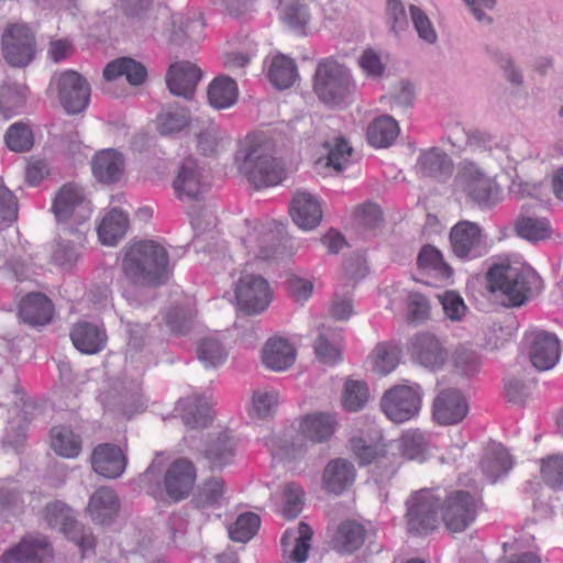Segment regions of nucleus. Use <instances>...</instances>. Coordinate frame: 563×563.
<instances>
[{"label": "nucleus", "instance_id": "32", "mask_svg": "<svg viewBox=\"0 0 563 563\" xmlns=\"http://www.w3.org/2000/svg\"><path fill=\"white\" fill-rule=\"evenodd\" d=\"M211 400L206 396H190L178 401L176 410L190 429L203 428L212 419Z\"/></svg>", "mask_w": 563, "mask_h": 563}, {"label": "nucleus", "instance_id": "13", "mask_svg": "<svg viewBox=\"0 0 563 563\" xmlns=\"http://www.w3.org/2000/svg\"><path fill=\"white\" fill-rule=\"evenodd\" d=\"M51 86L56 88L60 103L69 114L79 113L89 104L90 87L87 80L74 70L56 75Z\"/></svg>", "mask_w": 563, "mask_h": 563}, {"label": "nucleus", "instance_id": "62", "mask_svg": "<svg viewBox=\"0 0 563 563\" xmlns=\"http://www.w3.org/2000/svg\"><path fill=\"white\" fill-rule=\"evenodd\" d=\"M5 143L11 151L26 152L33 146V133L29 125L14 123L5 133Z\"/></svg>", "mask_w": 563, "mask_h": 563}, {"label": "nucleus", "instance_id": "28", "mask_svg": "<svg viewBox=\"0 0 563 563\" xmlns=\"http://www.w3.org/2000/svg\"><path fill=\"white\" fill-rule=\"evenodd\" d=\"M356 472L352 462L345 459L331 460L322 474V487L324 490L340 495L355 481Z\"/></svg>", "mask_w": 563, "mask_h": 563}, {"label": "nucleus", "instance_id": "51", "mask_svg": "<svg viewBox=\"0 0 563 563\" xmlns=\"http://www.w3.org/2000/svg\"><path fill=\"white\" fill-rule=\"evenodd\" d=\"M189 124V113L181 107H168L157 117L158 131L163 135L178 133Z\"/></svg>", "mask_w": 563, "mask_h": 563}, {"label": "nucleus", "instance_id": "48", "mask_svg": "<svg viewBox=\"0 0 563 563\" xmlns=\"http://www.w3.org/2000/svg\"><path fill=\"white\" fill-rule=\"evenodd\" d=\"M372 368L378 375H388L398 365L400 349L391 343H379L369 355Z\"/></svg>", "mask_w": 563, "mask_h": 563}, {"label": "nucleus", "instance_id": "22", "mask_svg": "<svg viewBox=\"0 0 563 563\" xmlns=\"http://www.w3.org/2000/svg\"><path fill=\"white\" fill-rule=\"evenodd\" d=\"M53 550L44 537H25L15 547L5 551L1 563H45Z\"/></svg>", "mask_w": 563, "mask_h": 563}, {"label": "nucleus", "instance_id": "27", "mask_svg": "<svg viewBox=\"0 0 563 563\" xmlns=\"http://www.w3.org/2000/svg\"><path fill=\"white\" fill-rule=\"evenodd\" d=\"M294 222L302 230L314 229L322 219V209L318 198L307 191H298L289 207Z\"/></svg>", "mask_w": 563, "mask_h": 563}, {"label": "nucleus", "instance_id": "14", "mask_svg": "<svg viewBox=\"0 0 563 563\" xmlns=\"http://www.w3.org/2000/svg\"><path fill=\"white\" fill-rule=\"evenodd\" d=\"M479 500L468 492H452L443 503L442 520L451 532H462L475 520Z\"/></svg>", "mask_w": 563, "mask_h": 563}, {"label": "nucleus", "instance_id": "53", "mask_svg": "<svg viewBox=\"0 0 563 563\" xmlns=\"http://www.w3.org/2000/svg\"><path fill=\"white\" fill-rule=\"evenodd\" d=\"M369 399L368 386L363 380L349 379L342 396L343 408L351 412L360 411Z\"/></svg>", "mask_w": 563, "mask_h": 563}, {"label": "nucleus", "instance_id": "43", "mask_svg": "<svg viewBox=\"0 0 563 563\" xmlns=\"http://www.w3.org/2000/svg\"><path fill=\"white\" fill-rule=\"evenodd\" d=\"M322 148L324 157H320L319 163L324 162V166L340 172L350 164L353 148L343 137L336 136L333 140L325 141Z\"/></svg>", "mask_w": 563, "mask_h": 563}, {"label": "nucleus", "instance_id": "47", "mask_svg": "<svg viewBox=\"0 0 563 563\" xmlns=\"http://www.w3.org/2000/svg\"><path fill=\"white\" fill-rule=\"evenodd\" d=\"M227 501L224 482L221 478H210L199 486L195 503L202 509L219 508Z\"/></svg>", "mask_w": 563, "mask_h": 563}, {"label": "nucleus", "instance_id": "42", "mask_svg": "<svg viewBox=\"0 0 563 563\" xmlns=\"http://www.w3.org/2000/svg\"><path fill=\"white\" fill-rule=\"evenodd\" d=\"M298 77L294 59L278 54L271 59L268 78L277 89H287L294 85Z\"/></svg>", "mask_w": 563, "mask_h": 563}, {"label": "nucleus", "instance_id": "52", "mask_svg": "<svg viewBox=\"0 0 563 563\" xmlns=\"http://www.w3.org/2000/svg\"><path fill=\"white\" fill-rule=\"evenodd\" d=\"M197 355L206 367H217L223 364L228 352L217 336L209 335L200 341L197 347Z\"/></svg>", "mask_w": 563, "mask_h": 563}, {"label": "nucleus", "instance_id": "6", "mask_svg": "<svg viewBox=\"0 0 563 563\" xmlns=\"http://www.w3.org/2000/svg\"><path fill=\"white\" fill-rule=\"evenodd\" d=\"M423 391L419 384L394 385L380 398V409L394 423H405L418 417L422 405Z\"/></svg>", "mask_w": 563, "mask_h": 563}, {"label": "nucleus", "instance_id": "17", "mask_svg": "<svg viewBox=\"0 0 563 563\" xmlns=\"http://www.w3.org/2000/svg\"><path fill=\"white\" fill-rule=\"evenodd\" d=\"M206 187L207 183L202 168L194 157H186L180 163L173 181L176 197L183 202L198 201L203 195Z\"/></svg>", "mask_w": 563, "mask_h": 563}, {"label": "nucleus", "instance_id": "50", "mask_svg": "<svg viewBox=\"0 0 563 563\" xmlns=\"http://www.w3.org/2000/svg\"><path fill=\"white\" fill-rule=\"evenodd\" d=\"M364 539V527L353 521H346L343 522L338 529L335 536V547L341 552L351 553L363 544Z\"/></svg>", "mask_w": 563, "mask_h": 563}, {"label": "nucleus", "instance_id": "20", "mask_svg": "<svg viewBox=\"0 0 563 563\" xmlns=\"http://www.w3.org/2000/svg\"><path fill=\"white\" fill-rule=\"evenodd\" d=\"M196 468L188 459H177L166 470L164 488L167 496L174 501L187 498L195 485Z\"/></svg>", "mask_w": 563, "mask_h": 563}, {"label": "nucleus", "instance_id": "35", "mask_svg": "<svg viewBox=\"0 0 563 563\" xmlns=\"http://www.w3.org/2000/svg\"><path fill=\"white\" fill-rule=\"evenodd\" d=\"M119 499L108 487H100L90 497L87 511L91 520L99 525L110 523L119 511Z\"/></svg>", "mask_w": 563, "mask_h": 563}, {"label": "nucleus", "instance_id": "9", "mask_svg": "<svg viewBox=\"0 0 563 563\" xmlns=\"http://www.w3.org/2000/svg\"><path fill=\"white\" fill-rule=\"evenodd\" d=\"M455 184L479 206H492L499 199V188L494 179L473 162L463 161L460 163Z\"/></svg>", "mask_w": 563, "mask_h": 563}, {"label": "nucleus", "instance_id": "11", "mask_svg": "<svg viewBox=\"0 0 563 563\" xmlns=\"http://www.w3.org/2000/svg\"><path fill=\"white\" fill-rule=\"evenodd\" d=\"M43 519L49 528L74 541L84 554L93 549L95 538L82 530L71 509L64 503L56 500L48 504L43 511Z\"/></svg>", "mask_w": 563, "mask_h": 563}, {"label": "nucleus", "instance_id": "39", "mask_svg": "<svg viewBox=\"0 0 563 563\" xmlns=\"http://www.w3.org/2000/svg\"><path fill=\"white\" fill-rule=\"evenodd\" d=\"M400 132L398 122L390 115L384 114L375 118L367 126L366 139L375 148L390 146Z\"/></svg>", "mask_w": 563, "mask_h": 563}, {"label": "nucleus", "instance_id": "59", "mask_svg": "<svg viewBox=\"0 0 563 563\" xmlns=\"http://www.w3.org/2000/svg\"><path fill=\"white\" fill-rule=\"evenodd\" d=\"M409 13L413 29L417 32L418 37L429 45H434L438 42L439 37L437 30L430 18L426 14V12L422 9L415 4H411L409 7Z\"/></svg>", "mask_w": 563, "mask_h": 563}, {"label": "nucleus", "instance_id": "55", "mask_svg": "<svg viewBox=\"0 0 563 563\" xmlns=\"http://www.w3.org/2000/svg\"><path fill=\"white\" fill-rule=\"evenodd\" d=\"M398 449L406 460L423 462L427 457V441L419 431H408L402 434Z\"/></svg>", "mask_w": 563, "mask_h": 563}, {"label": "nucleus", "instance_id": "36", "mask_svg": "<svg viewBox=\"0 0 563 563\" xmlns=\"http://www.w3.org/2000/svg\"><path fill=\"white\" fill-rule=\"evenodd\" d=\"M338 426L336 418L330 412H314L300 420L301 434L314 442H324L332 437Z\"/></svg>", "mask_w": 563, "mask_h": 563}, {"label": "nucleus", "instance_id": "23", "mask_svg": "<svg viewBox=\"0 0 563 563\" xmlns=\"http://www.w3.org/2000/svg\"><path fill=\"white\" fill-rule=\"evenodd\" d=\"M202 73L190 62H176L168 68L166 84L169 91L179 97L191 99Z\"/></svg>", "mask_w": 563, "mask_h": 563}, {"label": "nucleus", "instance_id": "33", "mask_svg": "<svg viewBox=\"0 0 563 563\" xmlns=\"http://www.w3.org/2000/svg\"><path fill=\"white\" fill-rule=\"evenodd\" d=\"M205 22L198 11L176 13L172 16L170 42L181 45L187 40L197 41L202 36Z\"/></svg>", "mask_w": 563, "mask_h": 563}, {"label": "nucleus", "instance_id": "41", "mask_svg": "<svg viewBox=\"0 0 563 563\" xmlns=\"http://www.w3.org/2000/svg\"><path fill=\"white\" fill-rule=\"evenodd\" d=\"M146 75L145 67L129 57H121L110 62L103 70V76L107 80H114L124 76L126 80L134 86L143 84L146 79Z\"/></svg>", "mask_w": 563, "mask_h": 563}, {"label": "nucleus", "instance_id": "8", "mask_svg": "<svg viewBox=\"0 0 563 563\" xmlns=\"http://www.w3.org/2000/svg\"><path fill=\"white\" fill-rule=\"evenodd\" d=\"M406 520L410 532L419 536L434 531L439 526L440 496L432 489L413 492L406 500Z\"/></svg>", "mask_w": 563, "mask_h": 563}, {"label": "nucleus", "instance_id": "40", "mask_svg": "<svg viewBox=\"0 0 563 563\" xmlns=\"http://www.w3.org/2000/svg\"><path fill=\"white\" fill-rule=\"evenodd\" d=\"M239 89L235 80L227 76L214 78L208 87V101L214 109H228L238 101Z\"/></svg>", "mask_w": 563, "mask_h": 563}, {"label": "nucleus", "instance_id": "16", "mask_svg": "<svg viewBox=\"0 0 563 563\" xmlns=\"http://www.w3.org/2000/svg\"><path fill=\"white\" fill-rule=\"evenodd\" d=\"M454 255L463 261H471L486 253V245L478 224L470 221L456 223L450 233Z\"/></svg>", "mask_w": 563, "mask_h": 563}, {"label": "nucleus", "instance_id": "38", "mask_svg": "<svg viewBox=\"0 0 563 563\" xmlns=\"http://www.w3.org/2000/svg\"><path fill=\"white\" fill-rule=\"evenodd\" d=\"M128 228V214L113 208L101 218L97 229L99 240L104 245L114 246L125 235Z\"/></svg>", "mask_w": 563, "mask_h": 563}, {"label": "nucleus", "instance_id": "12", "mask_svg": "<svg viewBox=\"0 0 563 563\" xmlns=\"http://www.w3.org/2000/svg\"><path fill=\"white\" fill-rule=\"evenodd\" d=\"M234 294L239 309L247 314L265 311L273 299V291L267 280L254 274L241 276Z\"/></svg>", "mask_w": 563, "mask_h": 563}, {"label": "nucleus", "instance_id": "19", "mask_svg": "<svg viewBox=\"0 0 563 563\" xmlns=\"http://www.w3.org/2000/svg\"><path fill=\"white\" fill-rule=\"evenodd\" d=\"M246 225L249 231L242 239V243L249 252L262 260L272 257L278 235L283 231L282 225L273 221L262 222L258 220L246 221Z\"/></svg>", "mask_w": 563, "mask_h": 563}, {"label": "nucleus", "instance_id": "56", "mask_svg": "<svg viewBox=\"0 0 563 563\" xmlns=\"http://www.w3.org/2000/svg\"><path fill=\"white\" fill-rule=\"evenodd\" d=\"M519 236L529 241L547 239L551 234V227L545 218L522 217L516 223Z\"/></svg>", "mask_w": 563, "mask_h": 563}, {"label": "nucleus", "instance_id": "29", "mask_svg": "<svg viewBox=\"0 0 563 563\" xmlns=\"http://www.w3.org/2000/svg\"><path fill=\"white\" fill-rule=\"evenodd\" d=\"M415 167L420 176L441 180L452 174L453 163L443 150L430 147L420 151Z\"/></svg>", "mask_w": 563, "mask_h": 563}, {"label": "nucleus", "instance_id": "26", "mask_svg": "<svg viewBox=\"0 0 563 563\" xmlns=\"http://www.w3.org/2000/svg\"><path fill=\"white\" fill-rule=\"evenodd\" d=\"M91 464L97 474L106 478H117L125 471L126 457L119 446L104 443L93 450Z\"/></svg>", "mask_w": 563, "mask_h": 563}, {"label": "nucleus", "instance_id": "25", "mask_svg": "<svg viewBox=\"0 0 563 563\" xmlns=\"http://www.w3.org/2000/svg\"><path fill=\"white\" fill-rule=\"evenodd\" d=\"M512 456L508 450L498 442H489L483 451L479 467L483 476L489 483L497 482L505 476L512 467Z\"/></svg>", "mask_w": 563, "mask_h": 563}, {"label": "nucleus", "instance_id": "10", "mask_svg": "<svg viewBox=\"0 0 563 563\" xmlns=\"http://www.w3.org/2000/svg\"><path fill=\"white\" fill-rule=\"evenodd\" d=\"M1 47L8 64L13 67H24L35 56V33L25 23L10 24L2 33Z\"/></svg>", "mask_w": 563, "mask_h": 563}, {"label": "nucleus", "instance_id": "24", "mask_svg": "<svg viewBox=\"0 0 563 563\" xmlns=\"http://www.w3.org/2000/svg\"><path fill=\"white\" fill-rule=\"evenodd\" d=\"M74 346L85 354H96L107 344V332L102 322L79 321L71 328Z\"/></svg>", "mask_w": 563, "mask_h": 563}, {"label": "nucleus", "instance_id": "46", "mask_svg": "<svg viewBox=\"0 0 563 563\" xmlns=\"http://www.w3.org/2000/svg\"><path fill=\"white\" fill-rule=\"evenodd\" d=\"M51 446L56 454L74 459L81 451V440L68 427H54L51 431Z\"/></svg>", "mask_w": 563, "mask_h": 563}, {"label": "nucleus", "instance_id": "34", "mask_svg": "<svg viewBox=\"0 0 563 563\" xmlns=\"http://www.w3.org/2000/svg\"><path fill=\"white\" fill-rule=\"evenodd\" d=\"M53 313L52 301L40 292L26 295L19 307L20 318L31 325H42L51 322Z\"/></svg>", "mask_w": 563, "mask_h": 563}, {"label": "nucleus", "instance_id": "7", "mask_svg": "<svg viewBox=\"0 0 563 563\" xmlns=\"http://www.w3.org/2000/svg\"><path fill=\"white\" fill-rule=\"evenodd\" d=\"M391 445L384 442L377 434L376 438L354 437L351 439V450L360 464H374L373 471L377 482L389 479L398 468V457L390 453Z\"/></svg>", "mask_w": 563, "mask_h": 563}, {"label": "nucleus", "instance_id": "21", "mask_svg": "<svg viewBox=\"0 0 563 563\" xmlns=\"http://www.w3.org/2000/svg\"><path fill=\"white\" fill-rule=\"evenodd\" d=\"M467 412V401L457 389H443L433 400V418L440 424H457L466 417Z\"/></svg>", "mask_w": 563, "mask_h": 563}, {"label": "nucleus", "instance_id": "15", "mask_svg": "<svg viewBox=\"0 0 563 563\" xmlns=\"http://www.w3.org/2000/svg\"><path fill=\"white\" fill-rule=\"evenodd\" d=\"M529 344V358L538 371L553 368L560 360V342L558 336L541 329H532L526 333Z\"/></svg>", "mask_w": 563, "mask_h": 563}, {"label": "nucleus", "instance_id": "5", "mask_svg": "<svg viewBox=\"0 0 563 563\" xmlns=\"http://www.w3.org/2000/svg\"><path fill=\"white\" fill-rule=\"evenodd\" d=\"M52 212L57 224L65 232L76 233L92 213L90 201L85 197L84 189L73 183L64 185L55 195Z\"/></svg>", "mask_w": 563, "mask_h": 563}, {"label": "nucleus", "instance_id": "18", "mask_svg": "<svg viewBox=\"0 0 563 563\" xmlns=\"http://www.w3.org/2000/svg\"><path fill=\"white\" fill-rule=\"evenodd\" d=\"M408 352L415 363L431 371L440 369L448 360V352L441 340L429 332L413 335Z\"/></svg>", "mask_w": 563, "mask_h": 563}, {"label": "nucleus", "instance_id": "30", "mask_svg": "<svg viewBox=\"0 0 563 563\" xmlns=\"http://www.w3.org/2000/svg\"><path fill=\"white\" fill-rule=\"evenodd\" d=\"M311 538L312 530L305 522H300L295 528L287 529L282 537L285 558L290 562L303 563L308 559Z\"/></svg>", "mask_w": 563, "mask_h": 563}, {"label": "nucleus", "instance_id": "3", "mask_svg": "<svg viewBox=\"0 0 563 563\" xmlns=\"http://www.w3.org/2000/svg\"><path fill=\"white\" fill-rule=\"evenodd\" d=\"M239 170L257 188L276 186L285 169L273 158L267 146L256 135H247L235 154Z\"/></svg>", "mask_w": 563, "mask_h": 563}, {"label": "nucleus", "instance_id": "31", "mask_svg": "<svg viewBox=\"0 0 563 563\" xmlns=\"http://www.w3.org/2000/svg\"><path fill=\"white\" fill-rule=\"evenodd\" d=\"M262 360L266 367L282 372L290 367L296 360V349L282 336L271 338L262 351Z\"/></svg>", "mask_w": 563, "mask_h": 563}, {"label": "nucleus", "instance_id": "2", "mask_svg": "<svg viewBox=\"0 0 563 563\" xmlns=\"http://www.w3.org/2000/svg\"><path fill=\"white\" fill-rule=\"evenodd\" d=\"M539 285L537 272L519 263L494 264L487 273L488 289L494 294H500L506 306H521Z\"/></svg>", "mask_w": 563, "mask_h": 563}, {"label": "nucleus", "instance_id": "1", "mask_svg": "<svg viewBox=\"0 0 563 563\" xmlns=\"http://www.w3.org/2000/svg\"><path fill=\"white\" fill-rule=\"evenodd\" d=\"M122 272L124 278L136 287L163 285L169 276L168 253L158 242H135L123 251Z\"/></svg>", "mask_w": 563, "mask_h": 563}, {"label": "nucleus", "instance_id": "44", "mask_svg": "<svg viewBox=\"0 0 563 563\" xmlns=\"http://www.w3.org/2000/svg\"><path fill=\"white\" fill-rule=\"evenodd\" d=\"M26 87L16 82H4L0 86V113L10 119L19 114L24 107Z\"/></svg>", "mask_w": 563, "mask_h": 563}, {"label": "nucleus", "instance_id": "45", "mask_svg": "<svg viewBox=\"0 0 563 563\" xmlns=\"http://www.w3.org/2000/svg\"><path fill=\"white\" fill-rule=\"evenodd\" d=\"M342 336L336 330L321 332L314 343L318 360L327 365H334L341 361Z\"/></svg>", "mask_w": 563, "mask_h": 563}, {"label": "nucleus", "instance_id": "64", "mask_svg": "<svg viewBox=\"0 0 563 563\" xmlns=\"http://www.w3.org/2000/svg\"><path fill=\"white\" fill-rule=\"evenodd\" d=\"M543 481L552 488L563 487V455L554 454L541 461Z\"/></svg>", "mask_w": 563, "mask_h": 563}, {"label": "nucleus", "instance_id": "4", "mask_svg": "<svg viewBox=\"0 0 563 563\" xmlns=\"http://www.w3.org/2000/svg\"><path fill=\"white\" fill-rule=\"evenodd\" d=\"M356 81L352 70L334 57H325L318 62L313 90L320 101L328 106L349 103L356 92Z\"/></svg>", "mask_w": 563, "mask_h": 563}, {"label": "nucleus", "instance_id": "63", "mask_svg": "<svg viewBox=\"0 0 563 563\" xmlns=\"http://www.w3.org/2000/svg\"><path fill=\"white\" fill-rule=\"evenodd\" d=\"M303 490L295 483L286 484L283 488V516L287 519L296 518L302 510Z\"/></svg>", "mask_w": 563, "mask_h": 563}, {"label": "nucleus", "instance_id": "37", "mask_svg": "<svg viewBox=\"0 0 563 563\" xmlns=\"http://www.w3.org/2000/svg\"><path fill=\"white\" fill-rule=\"evenodd\" d=\"M124 169V158L115 150L108 148L96 154L92 161V173L101 183L118 181Z\"/></svg>", "mask_w": 563, "mask_h": 563}, {"label": "nucleus", "instance_id": "58", "mask_svg": "<svg viewBox=\"0 0 563 563\" xmlns=\"http://www.w3.org/2000/svg\"><path fill=\"white\" fill-rule=\"evenodd\" d=\"M357 66L368 79H380L386 73V63L382 54L372 48H365L357 57Z\"/></svg>", "mask_w": 563, "mask_h": 563}, {"label": "nucleus", "instance_id": "49", "mask_svg": "<svg viewBox=\"0 0 563 563\" xmlns=\"http://www.w3.org/2000/svg\"><path fill=\"white\" fill-rule=\"evenodd\" d=\"M310 19L309 9L303 3L292 1L283 7L280 20L299 35L308 34Z\"/></svg>", "mask_w": 563, "mask_h": 563}, {"label": "nucleus", "instance_id": "60", "mask_svg": "<svg viewBox=\"0 0 563 563\" xmlns=\"http://www.w3.org/2000/svg\"><path fill=\"white\" fill-rule=\"evenodd\" d=\"M234 450V441L225 434L208 448L206 456L212 467H223L231 462Z\"/></svg>", "mask_w": 563, "mask_h": 563}, {"label": "nucleus", "instance_id": "54", "mask_svg": "<svg viewBox=\"0 0 563 563\" xmlns=\"http://www.w3.org/2000/svg\"><path fill=\"white\" fill-rule=\"evenodd\" d=\"M279 395L274 389H257L253 393L249 413L252 418L269 417L278 405Z\"/></svg>", "mask_w": 563, "mask_h": 563}, {"label": "nucleus", "instance_id": "57", "mask_svg": "<svg viewBox=\"0 0 563 563\" xmlns=\"http://www.w3.org/2000/svg\"><path fill=\"white\" fill-rule=\"evenodd\" d=\"M261 519L253 512L240 515L229 529L230 538L235 542L245 543L257 532Z\"/></svg>", "mask_w": 563, "mask_h": 563}, {"label": "nucleus", "instance_id": "61", "mask_svg": "<svg viewBox=\"0 0 563 563\" xmlns=\"http://www.w3.org/2000/svg\"><path fill=\"white\" fill-rule=\"evenodd\" d=\"M417 263L420 268L433 271L442 277H450L452 275V269L444 263L441 252L431 245L421 249Z\"/></svg>", "mask_w": 563, "mask_h": 563}]
</instances>
